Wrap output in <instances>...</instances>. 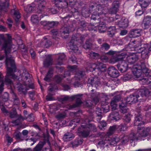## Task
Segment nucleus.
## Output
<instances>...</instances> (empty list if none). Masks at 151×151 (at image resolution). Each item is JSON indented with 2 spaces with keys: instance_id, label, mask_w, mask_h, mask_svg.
<instances>
[{
  "instance_id": "37",
  "label": "nucleus",
  "mask_w": 151,
  "mask_h": 151,
  "mask_svg": "<svg viewBox=\"0 0 151 151\" xmlns=\"http://www.w3.org/2000/svg\"><path fill=\"white\" fill-rule=\"evenodd\" d=\"M110 47V45L106 42L103 43L100 46L101 49L104 51H107Z\"/></svg>"
},
{
  "instance_id": "7",
  "label": "nucleus",
  "mask_w": 151,
  "mask_h": 151,
  "mask_svg": "<svg viewBox=\"0 0 151 151\" xmlns=\"http://www.w3.org/2000/svg\"><path fill=\"white\" fill-rule=\"evenodd\" d=\"M78 40H79L75 35H72L71 40L70 42L69 47L70 49L73 51L75 52H77L78 50V47L77 45L78 44Z\"/></svg>"
},
{
  "instance_id": "15",
  "label": "nucleus",
  "mask_w": 151,
  "mask_h": 151,
  "mask_svg": "<svg viewBox=\"0 0 151 151\" xmlns=\"http://www.w3.org/2000/svg\"><path fill=\"white\" fill-rule=\"evenodd\" d=\"M17 87L18 91L20 92H22L24 95H26L27 93V91L28 89L27 88V85L25 83L22 84L18 82L17 84Z\"/></svg>"
},
{
  "instance_id": "11",
  "label": "nucleus",
  "mask_w": 151,
  "mask_h": 151,
  "mask_svg": "<svg viewBox=\"0 0 151 151\" xmlns=\"http://www.w3.org/2000/svg\"><path fill=\"white\" fill-rule=\"evenodd\" d=\"M121 99V96L120 94L116 95L113 98L110 103V105L113 110H115L116 109L117 106V102L120 101Z\"/></svg>"
},
{
  "instance_id": "2",
  "label": "nucleus",
  "mask_w": 151,
  "mask_h": 151,
  "mask_svg": "<svg viewBox=\"0 0 151 151\" xmlns=\"http://www.w3.org/2000/svg\"><path fill=\"white\" fill-rule=\"evenodd\" d=\"M150 95H151V91L144 87L127 97L125 101L127 104H132L138 101L144 100L150 96Z\"/></svg>"
},
{
  "instance_id": "13",
  "label": "nucleus",
  "mask_w": 151,
  "mask_h": 151,
  "mask_svg": "<svg viewBox=\"0 0 151 151\" xmlns=\"http://www.w3.org/2000/svg\"><path fill=\"white\" fill-rule=\"evenodd\" d=\"M84 127H85L83 125H81V127L78 128V131L80 135L83 137L86 138L89 135L90 130L84 129Z\"/></svg>"
},
{
  "instance_id": "58",
  "label": "nucleus",
  "mask_w": 151,
  "mask_h": 151,
  "mask_svg": "<svg viewBox=\"0 0 151 151\" xmlns=\"http://www.w3.org/2000/svg\"><path fill=\"white\" fill-rule=\"evenodd\" d=\"M25 120H27L29 122H33L34 120V117L32 113L29 115L27 117L25 116Z\"/></svg>"
},
{
  "instance_id": "19",
  "label": "nucleus",
  "mask_w": 151,
  "mask_h": 151,
  "mask_svg": "<svg viewBox=\"0 0 151 151\" xmlns=\"http://www.w3.org/2000/svg\"><path fill=\"white\" fill-rule=\"evenodd\" d=\"M54 70V68L53 67H51L49 68L46 76L44 79V80L48 82L51 81V78L53 74Z\"/></svg>"
},
{
  "instance_id": "1",
  "label": "nucleus",
  "mask_w": 151,
  "mask_h": 151,
  "mask_svg": "<svg viewBox=\"0 0 151 151\" xmlns=\"http://www.w3.org/2000/svg\"><path fill=\"white\" fill-rule=\"evenodd\" d=\"M132 72L134 75L137 78H139L142 76L145 75L147 78H143L142 80L147 84L151 83V75L150 71L146 66L145 62L141 61L134 67Z\"/></svg>"
},
{
  "instance_id": "28",
  "label": "nucleus",
  "mask_w": 151,
  "mask_h": 151,
  "mask_svg": "<svg viewBox=\"0 0 151 151\" xmlns=\"http://www.w3.org/2000/svg\"><path fill=\"white\" fill-rule=\"evenodd\" d=\"M150 128L147 127L145 128L138 135V137H145L147 136L150 131Z\"/></svg>"
},
{
  "instance_id": "14",
  "label": "nucleus",
  "mask_w": 151,
  "mask_h": 151,
  "mask_svg": "<svg viewBox=\"0 0 151 151\" xmlns=\"http://www.w3.org/2000/svg\"><path fill=\"white\" fill-rule=\"evenodd\" d=\"M116 66L118 70L121 73L125 72L128 69V65L125 61L120 62Z\"/></svg>"
},
{
  "instance_id": "5",
  "label": "nucleus",
  "mask_w": 151,
  "mask_h": 151,
  "mask_svg": "<svg viewBox=\"0 0 151 151\" xmlns=\"http://www.w3.org/2000/svg\"><path fill=\"white\" fill-rule=\"evenodd\" d=\"M137 111L138 113L137 114H136L134 120V124L135 126H137L138 130H141L142 128L144 127V122L143 121V119L140 114V110L137 109Z\"/></svg>"
},
{
  "instance_id": "10",
  "label": "nucleus",
  "mask_w": 151,
  "mask_h": 151,
  "mask_svg": "<svg viewBox=\"0 0 151 151\" xmlns=\"http://www.w3.org/2000/svg\"><path fill=\"white\" fill-rule=\"evenodd\" d=\"M83 94H78L72 96V101L76 100V103L70 106L71 108H73L78 106L82 103L81 98Z\"/></svg>"
},
{
  "instance_id": "50",
  "label": "nucleus",
  "mask_w": 151,
  "mask_h": 151,
  "mask_svg": "<svg viewBox=\"0 0 151 151\" xmlns=\"http://www.w3.org/2000/svg\"><path fill=\"white\" fill-rule=\"evenodd\" d=\"M78 23L79 26L81 28H82L85 27L87 26V23L86 22L83 20H79L78 21Z\"/></svg>"
},
{
  "instance_id": "21",
  "label": "nucleus",
  "mask_w": 151,
  "mask_h": 151,
  "mask_svg": "<svg viewBox=\"0 0 151 151\" xmlns=\"http://www.w3.org/2000/svg\"><path fill=\"white\" fill-rule=\"evenodd\" d=\"M52 64V59L50 55H47L44 61L43 65L44 67L48 68Z\"/></svg>"
},
{
  "instance_id": "12",
  "label": "nucleus",
  "mask_w": 151,
  "mask_h": 151,
  "mask_svg": "<svg viewBox=\"0 0 151 151\" xmlns=\"http://www.w3.org/2000/svg\"><path fill=\"white\" fill-rule=\"evenodd\" d=\"M107 73L111 77L113 78H116L119 76L118 70L113 66H110L108 68Z\"/></svg>"
},
{
  "instance_id": "51",
  "label": "nucleus",
  "mask_w": 151,
  "mask_h": 151,
  "mask_svg": "<svg viewBox=\"0 0 151 151\" xmlns=\"http://www.w3.org/2000/svg\"><path fill=\"white\" fill-rule=\"evenodd\" d=\"M50 86L48 88L49 91L52 92L58 89V88L55 84L54 83H50Z\"/></svg>"
},
{
  "instance_id": "9",
  "label": "nucleus",
  "mask_w": 151,
  "mask_h": 151,
  "mask_svg": "<svg viewBox=\"0 0 151 151\" xmlns=\"http://www.w3.org/2000/svg\"><path fill=\"white\" fill-rule=\"evenodd\" d=\"M136 47V50H137V53H141V57L143 59H147L149 57V48L141 47L138 49Z\"/></svg>"
},
{
  "instance_id": "61",
  "label": "nucleus",
  "mask_w": 151,
  "mask_h": 151,
  "mask_svg": "<svg viewBox=\"0 0 151 151\" xmlns=\"http://www.w3.org/2000/svg\"><path fill=\"white\" fill-rule=\"evenodd\" d=\"M99 15H98L97 13L94 12L92 15L91 19L94 20H96L97 19L98 21H99Z\"/></svg>"
},
{
  "instance_id": "29",
  "label": "nucleus",
  "mask_w": 151,
  "mask_h": 151,
  "mask_svg": "<svg viewBox=\"0 0 151 151\" xmlns=\"http://www.w3.org/2000/svg\"><path fill=\"white\" fill-rule=\"evenodd\" d=\"M139 3L142 8H146L151 1L148 0H139Z\"/></svg>"
},
{
  "instance_id": "56",
  "label": "nucleus",
  "mask_w": 151,
  "mask_h": 151,
  "mask_svg": "<svg viewBox=\"0 0 151 151\" xmlns=\"http://www.w3.org/2000/svg\"><path fill=\"white\" fill-rule=\"evenodd\" d=\"M103 104H101V109L102 111L105 113H106L108 112L109 110V106L107 105H102Z\"/></svg>"
},
{
  "instance_id": "53",
  "label": "nucleus",
  "mask_w": 151,
  "mask_h": 151,
  "mask_svg": "<svg viewBox=\"0 0 151 151\" xmlns=\"http://www.w3.org/2000/svg\"><path fill=\"white\" fill-rule=\"evenodd\" d=\"M9 116L12 118L16 117L18 115L16 109H13L12 112L10 111L9 112Z\"/></svg>"
},
{
  "instance_id": "32",
  "label": "nucleus",
  "mask_w": 151,
  "mask_h": 151,
  "mask_svg": "<svg viewBox=\"0 0 151 151\" xmlns=\"http://www.w3.org/2000/svg\"><path fill=\"white\" fill-rule=\"evenodd\" d=\"M116 130H118L117 125L110 126L108 130L107 133L109 135H111L114 134Z\"/></svg>"
},
{
  "instance_id": "41",
  "label": "nucleus",
  "mask_w": 151,
  "mask_h": 151,
  "mask_svg": "<svg viewBox=\"0 0 151 151\" xmlns=\"http://www.w3.org/2000/svg\"><path fill=\"white\" fill-rule=\"evenodd\" d=\"M128 137L129 140L130 141L131 143L135 140H137L139 138L137 136V134H135L134 133H130Z\"/></svg>"
},
{
  "instance_id": "42",
  "label": "nucleus",
  "mask_w": 151,
  "mask_h": 151,
  "mask_svg": "<svg viewBox=\"0 0 151 151\" xmlns=\"http://www.w3.org/2000/svg\"><path fill=\"white\" fill-rule=\"evenodd\" d=\"M50 33L52 35V37L53 39H55L57 36H58L60 33L59 31L57 29H53L50 31Z\"/></svg>"
},
{
  "instance_id": "45",
  "label": "nucleus",
  "mask_w": 151,
  "mask_h": 151,
  "mask_svg": "<svg viewBox=\"0 0 151 151\" xmlns=\"http://www.w3.org/2000/svg\"><path fill=\"white\" fill-rule=\"evenodd\" d=\"M132 116L129 114L125 115L123 117V119L125 123H129L131 120Z\"/></svg>"
},
{
  "instance_id": "3",
  "label": "nucleus",
  "mask_w": 151,
  "mask_h": 151,
  "mask_svg": "<svg viewBox=\"0 0 151 151\" xmlns=\"http://www.w3.org/2000/svg\"><path fill=\"white\" fill-rule=\"evenodd\" d=\"M9 53H8L6 55L5 53L6 57L5 62L6 68V71L8 75H12L13 76H15L14 73L16 71L17 66L14 60L11 57H8V55Z\"/></svg>"
},
{
  "instance_id": "49",
  "label": "nucleus",
  "mask_w": 151,
  "mask_h": 151,
  "mask_svg": "<svg viewBox=\"0 0 151 151\" xmlns=\"http://www.w3.org/2000/svg\"><path fill=\"white\" fill-rule=\"evenodd\" d=\"M9 94L6 92L4 93L1 97L3 101L4 102L7 101L9 100Z\"/></svg>"
},
{
  "instance_id": "55",
  "label": "nucleus",
  "mask_w": 151,
  "mask_h": 151,
  "mask_svg": "<svg viewBox=\"0 0 151 151\" xmlns=\"http://www.w3.org/2000/svg\"><path fill=\"white\" fill-rule=\"evenodd\" d=\"M67 27L69 28V30L70 32H72L75 30L76 24L75 23H72L68 26H67Z\"/></svg>"
},
{
  "instance_id": "43",
  "label": "nucleus",
  "mask_w": 151,
  "mask_h": 151,
  "mask_svg": "<svg viewBox=\"0 0 151 151\" xmlns=\"http://www.w3.org/2000/svg\"><path fill=\"white\" fill-rule=\"evenodd\" d=\"M58 100L62 103H64L65 102L67 101H72V96H66L63 98H59Z\"/></svg>"
},
{
  "instance_id": "27",
  "label": "nucleus",
  "mask_w": 151,
  "mask_h": 151,
  "mask_svg": "<svg viewBox=\"0 0 151 151\" xmlns=\"http://www.w3.org/2000/svg\"><path fill=\"white\" fill-rule=\"evenodd\" d=\"M74 135L70 132L66 133L63 137V139L65 141H69L72 140L74 138Z\"/></svg>"
},
{
  "instance_id": "17",
  "label": "nucleus",
  "mask_w": 151,
  "mask_h": 151,
  "mask_svg": "<svg viewBox=\"0 0 151 151\" xmlns=\"http://www.w3.org/2000/svg\"><path fill=\"white\" fill-rule=\"evenodd\" d=\"M70 31L67 26L62 27L59 31L60 34L63 38H66L69 35Z\"/></svg>"
},
{
  "instance_id": "24",
  "label": "nucleus",
  "mask_w": 151,
  "mask_h": 151,
  "mask_svg": "<svg viewBox=\"0 0 151 151\" xmlns=\"http://www.w3.org/2000/svg\"><path fill=\"white\" fill-rule=\"evenodd\" d=\"M16 117L17 118L14 120H12V122L16 125H18L21 124L22 122L25 120V116H22L21 114H18Z\"/></svg>"
},
{
  "instance_id": "39",
  "label": "nucleus",
  "mask_w": 151,
  "mask_h": 151,
  "mask_svg": "<svg viewBox=\"0 0 151 151\" xmlns=\"http://www.w3.org/2000/svg\"><path fill=\"white\" fill-rule=\"evenodd\" d=\"M13 17L15 19V22L18 23L19 21V19L21 17L20 13L17 11L14 10Z\"/></svg>"
},
{
  "instance_id": "64",
  "label": "nucleus",
  "mask_w": 151,
  "mask_h": 151,
  "mask_svg": "<svg viewBox=\"0 0 151 151\" xmlns=\"http://www.w3.org/2000/svg\"><path fill=\"white\" fill-rule=\"evenodd\" d=\"M93 118L94 116L93 114H88L87 117L86 118V121L89 122L92 121Z\"/></svg>"
},
{
  "instance_id": "22",
  "label": "nucleus",
  "mask_w": 151,
  "mask_h": 151,
  "mask_svg": "<svg viewBox=\"0 0 151 151\" xmlns=\"http://www.w3.org/2000/svg\"><path fill=\"white\" fill-rule=\"evenodd\" d=\"M138 57L135 55H130L127 56L126 60L130 64H133L135 63L138 60Z\"/></svg>"
},
{
  "instance_id": "60",
  "label": "nucleus",
  "mask_w": 151,
  "mask_h": 151,
  "mask_svg": "<svg viewBox=\"0 0 151 151\" xmlns=\"http://www.w3.org/2000/svg\"><path fill=\"white\" fill-rule=\"evenodd\" d=\"M66 116V114L60 113L56 116L55 117L58 120L64 118Z\"/></svg>"
},
{
  "instance_id": "38",
  "label": "nucleus",
  "mask_w": 151,
  "mask_h": 151,
  "mask_svg": "<svg viewBox=\"0 0 151 151\" xmlns=\"http://www.w3.org/2000/svg\"><path fill=\"white\" fill-rule=\"evenodd\" d=\"M9 2L8 0H5V1L0 3V11L4 10L9 6Z\"/></svg>"
},
{
  "instance_id": "52",
  "label": "nucleus",
  "mask_w": 151,
  "mask_h": 151,
  "mask_svg": "<svg viewBox=\"0 0 151 151\" xmlns=\"http://www.w3.org/2000/svg\"><path fill=\"white\" fill-rule=\"evenodd\" d=\"M15 75L13 76L12 75L9 76L7 73L6 75L5 76V82L7 83L8 84H11L12 83V80L9 78V77L11 76V77L12 78H14L15 77Z\"/></svg>"
},
{
  "instance_id": "26",
  "label": "nucleus",
  "mask_w": 151,
  "mask_h": 151,
  "mask_svg": "<svg viewBox=\"0 0 151 151\" xmlns=\"http://www.w3.org/2000/svg\"><path fill=\"white\" fill-rule=\"evenodd\" d=\"M129 22L127 19L122 18L119 22V27L121 28H125L128 25Z\"/></svg>"
},
{
  "instance_id": "59",
  "label": "nucleus",
  "mask_w": 151,
  "mask_h": 151,
  "mask_svg": "<svg viewBox=\"0 0 151 151\" xmlns=\"http://www.w3.org/2000/svg\"><path fill=\"white\" fill-rule=\"evenodd\" d=\"M107 125L106 123L105 122L101 121L100 122V124L99 126V128L101 130L104 129V128Z\"/></svg>"
},
{
  "instance_id": "31",
  "label": "nucleus",
  "mask_w": 151,
  "mask_h": 151,
  "mask_svg": "<svg viewBox=\"0 0 151 151\" xmlns=\"http://www.w3.org/2000/svg\"><path fill=\"white\" fill-rule=\"evenodd\" d=\"M91 96L93 101L94 102L96 103L99 102V93L95 92L94 93H91Z\"/></svg>"
},
{
  "instance_id": "4",
  "label": "nucleus",
  "mask_w": 151,
  "mask_h": 151,
  "mask_svg": "<svg viewBox=\"0 0 151 151\" xmlns=\"http://www.w3.org/2000/svg\"><path fill=\"white\" fill-rule=\"evenodd\" d=\"M8 39L5 37L4 42H3L1 47V49L4 51V53L6 55L8 53H10L12 47V41L11 36L9 34H7Z\"/></svg>"
},
{
  "instance_id": "6",
  "label": "nucleus",
  "mask_w": 151,
  "mask_h": 151,
  "mask_svg": "<svg viewBox=\"0 0 151 151\" xmlns=\"http://www.w3.org/2000/svg\"><path fill=\"white\" fill-rule=\"evenodd\" d=\"M120 0H113L111 7L109 9V12L111 14H115L119 10L120 6Z\"/></svg>"
},
{
  "instance_id": "40",
  "label": "nucleus",
  "mask_w": 151,
  "mask_h": 151,
  "mask_svg": "<svg viewBox=\"0 0 151 151\" xmlns=\"http://www.w3.org/2000/svg\"><path fill=\"white\" fill-rule=\"evenodd\" d=\"M83 47L85 49H91L92 47V44L91 40L88 39L87 40Z\"/></svg>"
},
{
  "instance_id": "57",
  "label": "nucleus",
  "mask_w": 151,
  "mask_h": 151,
  "mask_svg": "<svg viewBox=\"0 0 151 151\" xmlns=\"http://www.w3.org/2000/svg\"><path fill=\"white\" fill-rule=\"evenodd\" d=\"M65 55L64 54H62L60 55L58 58V62L57 64L61 65L63 64L62 61H60V60H64L65 57Z\"/></svg>"
},
{
  "instance_id": "62",
  "label": "nucleus",
  "mask_w": 151,
  "mask_h": 151,
  "mask_svg": "<svg viewBox=\"0 0 151 151\" xmlns=\"http://www.w3.org/2000/svg\"><path fill=\"white\" fill-rule=\"evenodd\" d=\"M118 140V139L116 138H114L113 139H111L110 142V144L114 146H116Z\"/></svg>"
},
{
  "instance_id": "48",
  "label": "nucleus",
  "mask_w": 151,
  "mask_h": 151,
  "mask_svg": "<svg viewBox=\"0 0 151 151\" xmlns=\"http://www.w3.org/2000/svg\"><path fill=\"white\" fill-rule=\"evenodd\" d=\"M60 9L56 5H55L50 9V11L53 14H55L59 12Z\"/></svg>"
},
{
  "instance_id": "30",
  "label": "nucleus",
  "mask_w": 151,
  "mask_h": 151,
  "mask_svg": "<svg viewBox=\"0 0 151 151\" xmlns=\"http://www.w3.org/2000/svg\"><path fill=\"white\" fill-rule=\"evenodd\" d=\"M99 24L97 26L98 29L100 32H104L106 30L107 27L106 26V24H104L103 22Z\"/></svg>"
},
{
  "instance_id": "63",
  "label": "nucleus",
  "mask_w": 151,
  "mask_h": 151,
  "mask_svg": "<svg viewBox=\"0 0 151 151\" xmlns=\"http://www.w3.org/2000/svg\"><path fill=\"white\" fill-rule=\"evenodd\" d=\"M40 137V136L38 134H37L36 135L35 137L29 139L33 142V143L31 144V145H33L36 142L37 139H39Z\"/></svg>"
},
{
  "instance_id": "34",
  "label": "nucleus",
  "mask_w": 151,
  "mask_h": 151,
  "mask_svg": "<svg viewBox=\"0 0 151 151\" xmlns=\"http://www.w3.org/2000/svg\"><path fill=\"white\" fill-rule=\"evenodd\" d=\"M59 24V22L58 21H49L47 29H49L51 28L56 27Z\"/></svg>"
},
{
  "instance_id": "46",
  "label": "nucleus",
  "mask_w": 151,
  "mask_h": 151,
  "mask_svg": "<svg viewBox=\"0 0 151 151\" xmlns=\"http://www.w3.org/2000/svg\"><path fill=\"white\" fill-rule=\"evenodd\" d=\"M40 20L39 18L36 14L32 15L31 17V21L32 23H37Z\"/></svg>"
},
{
  "instance_id": "35",
  "label": "nucleus",
  "mask_w": 151,
  "mask_h": 151,
  "mask_svg": "<svg viewBox=\"0 0 151 151\" xmlns=\"http://www.w3.org/2000/svg\"><path fill=\"white\" fill-rule=\"evenodd\" d=\"M118 128V131L121 132L122 131H124L126 130L128 127L127 126L126 124L122 123L119 125H117Z\"/></svg>"
},
{
  "instance_id": "47",
  "label": "nucleus",
  "mask_w": 151,
  "mask_h": 151,
  "mask_svg": "<svg viewBox=\"0 0 151 151\" xmlns=\"http://www.w3.org/2000/svg\"><path fill=\"white\" fill-rule=\"evenodd\" d=\"M120 138L121 139V142L123 144L126 143L129 140V137L127 136H121L120 137Z\"/></svg>"
},
{
  "instance_id": "20",
  "label": "nucleus",
  "mask_w": 151,
  "mask_h": 151,
  "mask_svg": "<svg viewBox=\"0 0 151 151\" xmlns=\"http://www.w3.org/2000/svg\"><path fill=\"white\" fill-rule=\"evenodd\" d=\"M141 30L140 29H132L129 32L131 37H136L141 35Z\"/></svg>"
},
{
  "instance_id": "23",
  "label": "nucleus",
  "mask_w": 151,
  "mask_h": 151,
  "mask_svg": "<svg viewBox=\"0 0 151 151\" xmlns=\"http://www.w3.org/2000/svg\"><path fill=\"white\" fill-rule=\"evenodd\" d=\"M109 119L112 120L117 121L120 119V116L117 111H113L111 113L109 116Z\"/></svg>"
},
{
  "instance_id": "36",
  "label": "nucleus",
  "mask_w": 151,
  "mask_h": 151,
  "mask_svg": "<svg viewBox=\"0 0 151 151\" xmlns=\"http://www.w3.org/2000/svg\"><path fill=\"white\" fill-rule=\"evenodd\" d=\"M96 13L98 15H101L104 13V9L102 6L99 4H97L95 9Z\"/></svg>"
},
{
  "instance_id": "18",
  "label": "nucleus",
  "mask_w": 151,
  "mask_h": 151,
  "mask_svg": "<svg viewBox=\"0 0 151 151\" xmlns=\"http://www.w3.org/2000/svg\"><path fill=\"white\" fill-rule=\"evenodd\" d=\"M55 5H57L61 9L66 8L68 4L66 0H57L55 2Z\"/></svg>"
},
{
  "instance_id": "44",
  "label": "nucleus",
  "mask_w": 151,
  "mask_h": 151,
  "mask_svg": "<svg viewBox=\"0 0 151 151\" xmlns=\"http://www.w3.org/2000/svg\"><path fill=\"white\" fill-rule=\"evenodd\" d=\"M102 109L101 108H97L96 110V113L97 115V116L98 117V119L100 120L101 118L102 117Z\"/></svg>"
},
{
  "instance_id": "33",
  "label": "nucleus",
  "mask_w": 151,
  "mask_h": 151,
  "mask_svg": "<svg viewBox=\"0 0 151 151\" xmlns=\"http://www.w3.org/2000/svg\"><path fill=\"white\" fill-rule=\"evenodd\" d=\"M96 69L99 71L101 72H104L106 70V65L100 63L99 65L96 66Z\"/></svg>"
},
{
  "instance_id": "8",
  "label": "nucleus",
  "mask_w": 151,
  "mask_h": 151,
  "mask_svg": "<svg viewBox=\"0 0 151 151\" xmlns=\"http://www.w3.org/2000/svg\"><path fill=\"white\" fill-rule=\"evenodd\" d=\"M29 132L27 130H24L23 131L22 133L19 132L16 133L15 135V139L19 141H22L25 140L27 141L28 139L27 135Z\"/></svg>"
},
{
  "instance_id": "54",
  "label": "nucleus",
  "mask_w": 151,
  "mask_h": 151,
  "mask_svg": "<svg viewBox=\"0 0 151 151\" xmlns=\"http://www.w3.org/2000/svg\"><path fill=\"white\" fill-rule=\"evenodd\" d=\"M11 93L12 94V96L14 101L16 103H19V99L15 93L14 91H12Z\"/></svg>"
},
{
  "instance_id": "16",
  "label": "nucleus",
  "mask_w": 151,
  "mask_h": 151,
  "mask_svg": "<svg viewBox=\"0 0 151 151\" xmlns=\"http://www.w3.org/2000/svg\"><path fill=\"white\" fill-rule=\"evenodd\" d=\"M88 82L91 84L92 86H94L96 88L101 84L99 78L96 76L88 78Z\"/></svg>"
},
{
  "instance_id": "25",
  "label": "nucleus",
  "mask_w": 151,
  "mask_h": 151,
  "mask_svg": "<svg viewBox=\"0 0 151 151\" xmlns=\"http://www.w3.org/2000/svg\"><path fill=\"white\" fill-rule=\"evenodd\" d=\"M144 28L146 29L149 28L151 25V16H147L144 19Z\"/></svg>"
}]
</instances>
